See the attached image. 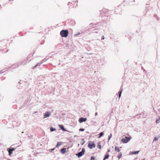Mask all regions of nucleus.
<instances>
[{"label":"nucleus","instance_id":"0eeeda50","mask_svg":"<svg viewBox=\"0 0 160 160\" xmlns=\"http://www.w3.org/2000/svg\"><path fill=\"white\" fill-rule=\"evenodd\" d=\"M51 115V113L49 112H47L45 113L44 115V118H46L47 117H48L50 116Z\"/></svg>","mask_w":160,"mask_h":160},{"label":"nucleus","instance_id":"f03ea898","mask_svg":"<svg viewBox=\"0 0 160 160\" xmlns=\"http://www.w3.org/2000/svg\"><path fill=\"white\" fill-rule=\"evenodd\" d=\"M85 152V149L82 148V151L76 154V155L77 156L78 158H80L84 154Z\"/></svg>","mask_w":160,"mask_h":160},{"label":"nucleus","instance_id":"7ed1b4c3","mask_svg":"<svg viewBox=\"0 0 160 160\" xmlns=\"http://www.w3.org/2000/svg\"><path fill=\"white\" fill-rule=\"evenodd\" d=\"M95 144L93 142H89L88 145V146L90 149H92L93 148H95Z\"/></svg>","mask_w":160,"mask_h":160},{"label":"nucleus","instance_id":"cd10ccee","mask_svg":"<svg viewBox=\"0 0 160 160\" xmlns=\"http://www.w3.org/2000/svg\"><path fill=\"white\" fill-rule=\"evenodd\" d=\"M108 152H110V150H108Z\"/></svg>","mask_w":160,"mask_h":160},{"label":"nucleus","instance_id":"a878e982","mask_svg":"<svg viewBox=\"0 0 160 160\" xmlns=\"http://www.w3.org/2000/svg\"><path fill=\"white\" fill-rule=\"evenodd\" d=\"M104 38V36H102V39H103Z\"/></svg>","mask_w":160,"mask_h":160},{"label":"nucleus","instance_id":"bb28decb","mask_svg":"<svg viewBox=\"0 0 160 160\" xmlns=\"http://www.w3.org/2000/svg\"><path fill=\"white\" fill-rule=\"evenodd\" d=\"M79 130H84V129H80Z\"/></svg>","mask_w":160,"mask_h":160},{"label":"nucleus","instance_id":"393cba45","mask_svg":"<svg viewBox=\"0 0 160 160\" xmlns=\"http://www.w3.org/2000/svg\"><path fill=\"white\" fill-rule=\"evenodd\" d=\"M50 130H55V129H53L52 128H50Z\"/></svg>","mask_w":160,"mask_h":160},{"label":"nucleus","instance_id":"4468645a","mask_svg":"<svg viewBox=\"0 0 160 160\" xmlns=\"http://www.w3.org/2000/svg\"><path fill=\"white\" fill-rule=\"evenodd\" d=\"M97 147L99 148V149H100L101 148V143L100 142H99L98 143V145L97 146Z\"/></svg>","mask_w":160,"mask_h":160},{"label":"nucleus","instance_id":"2f4dec72","mask_svg":"<svg viewBox=\"0 0 160 160\" xmlns=\"http://www.w3.org/2000/svg\"><path fill=\"white\" fill-rule=\"evenodd\" d=\"M53 131L52 130V131H51V132H52V131Z\"/></svg>","mask_w":160,"mask_h":160},{"label":"nucleus","instance_id":"9d476101","mask_svg":"<svg viewBox=\"0 0 160 160\" xmlns=\"http://www.w3.org/2000/svg\"><path fill=\"white\" fill-rule=\"evenodd\" d=\"M66 148H63L61 150V152L62 153H64L66 152Z\"/></svg>","mask_w":160,"mask_h":160},{"label":"nucleus","instance_id":"dca6fc26","mask_svg":"<svg viewBox=\"0 0 160 160\" xmlns=\"http://www.w3.org/2000/svg\"><path fill=\"white\" fill-rule=\"evenodd\" d=\"M122 156V153L121 152H120L118 154V159H119L121 158Z\"/></svg>","mask_w":160,"mask_h":160},{"label":"nucleus","instance_id":"7c9ffc66","mask_svg":"<svg viewBox=\"0 0 160 160\" xmlns=\"http://www.w3.org/2000/svg\"><path fill=\"white\" fill-rule=\"evenodd\" d=\"M106 159H104V158L103 160H105Z\"/></svg>","mask_w":160,"mask_h":160},{"label":"nucleus","instance_id":"9b49d317","mask_svg":"<svg viewBox=\"0 0 160 160\" xmlns=\"http://www.w3.org/2000/svg\"><path fill=\"white\" fill-rule=\"evenodd\" d=\"M115 152H120V150H119V149L118 148V147H117V146H115Z\"/></svg>","mask_w":160,"mask_h":160},{"label":"nucleus","instance_id":"aec40b11","mask_svg":"<svg viewBox=\"0 0 160 160\" xmlns=\"http://www.w3.org/2000/svg\"><path fill=\"white\" fill-rule=\"evenodd\" d=\"M122 91H120L119 92V98L120 97H121V93H122Z\"/></svg>","mask_w":160,"mask_h":160},{"label":"nucleus","instance_id":"4be33fe9","mask_svg":"<svg viewBox=\"0 0 160 160\" xmlns=\"http://www.w3.org/2000/svg\"><path fill=\"white\" fill-rule=\"evenodd\" d=\"M91 160H95V158L93 156H91Z\"/></svg>","mask_w":160,"mask_h":160},{"label":"nucleus","instance_id":"c756f323","mask_svg":"<svg viewBox=\"0 0 160 160\" xmlns=\"http://www.w3.org/2000/svg\"><path fill=\"white\" fill-rule=\"evenodd\" d=\"M66 131H68V132H70V131H68V130H67Z\"/></svg>","mask_w":160,"mask_h":160},{"label":"nucleus","instance_id":"c85d7f7f","mask_svg":"<svg viewBox=\"0 0 160 160\" xmlns=\"http://www.w3.org/2000/svg\"><path fill=\"white\" fill-rule=\"evenodd\" d=\"M97 115V112L95 113V115Z\"/></svg>","mask_w":160,"mask_h":160},{"label":"nucleus","instance_id":"2eb2a0df","mask_svg":"<svg viewBox=\"0 0 160 160\" xmlns=\"http://www.w3.org/2000/svg\"><path fill=\"white\" fill-rule=\"evenodd\" d=\"M85 141L83 139H82V141L80 143L81 145H83L85 143Z\"/></svg>","mask_w":160,"mask_h":160},{"label":"nucleus","instance_id":"f257e3e1","mask_svg":"<svg viewBox=\"0 0 160 160\" xmlns=\"http://www.w3.org/2000/svg\"><path fill=\"white\" fill-rule=\"evenodd\" d=\"M60 35L62 37H67L68 35V30H62L60 32Z\"/></svg>","mask_w":160,"mask_h":160},{"label":"nucleus","instance_id":"6ab92c4d","mask_svg":"<svg viewBox=\"0 0 160 160\" xmlns=\"http://www.w3.org/2000/svg\"><path fill=\"white\" fill-rule=\"evenodd\" d=\"M112 137V134L111 133L110 135L108 136V142L109 141V140L111 139Z\"/></svg>","mask_w":160,"mask_h":160},{"label":"nucleus","instance_id":"f8f14e48","mask_svg":"<svg viewBox=\"0 0 160 160\" xmlns=\"http://www.w3.org/2000/svg\"><path fill=\"white\" fill-rule=\"evenodd\" d=\"M62 144V142H58L57 143V144L56 146V147H58Z\"/></svg>","mask_w":160,"mask_h":160},{"label":"nucleus","instance_id":"39448f33","mask_svg":"<svg viewBox=\"0 0 160 160\" xmlns=\"http://www.w3.org/2000/svg\"><path fill=\"white\" fill-rule=\"evenodd\" d=\"M15 150V149L14 148H8L7 150L9 152V155H10L12 153V151H14Z\"/></svg>","mask_w":160,"mask_h":160},{"label":"nucleus","instance_id":"f3484780","mask_svg":"<svg viewBox=\"0 0 160 160\" xmlns=\"http://www.w3.org/2000/svg\"><path fill=\"white\" fill-rule=\"evenodd\" d=\"M103 132H101L99 133V136L98 137V138H100L101 137L103 134Z\"/></svg>","mask_w":160,"mask_h":160},{"label":"nucleus","instance_id":"1a4fd4ad","mask_svg":"<svg viewBox=\"0 0 160 160\" xmlns=\"http://www.w3.org/2000/svg\"><path fill=\"white\" fill-rule=\"evenodd\" d=\"M139 152V151H134L133 152H130V154H137V153H138Z\"/></svg>","mask_w":160,"mask_h":160},{"label":"nucleus","instance_id":"6e6552de","mask_svg":"<svg viewBox=\"0 0 160 160\" xmlns=\"http://www.w3.org/2000/svg\"><path fill=\"white\" fill-rule=\"evenodd\" d=\"M72 3H73L74 4H75L76 5L75 6H76L77 5V2H76V1H72V3L69 2L68 3V5L69 6H71V4Z\"/></svg>","mask_w":160,"mask_h":160},{"label":"nucleus","instance_id":"20e7f679","mask_svg":"<svg viewBox=\"0 0 160 160\" xmlns=\"http://www.w3.org/2000/svg\"><path fill=\"white\" fill-rule=\"evenodd\" d=\"M130 140V138L126 137L121 140V141L123 143H126L129 141Z\"/></svg>","mask_w":160,"mask_h":160},{"label":"nucleus","instance_id":"ddd939ff","mask_svg":"<svg viewBox=\"0 0 160 160\" xmlns=\"http://www.w3.org/2000/svg\"><path fill=\"white\" fill-rule=\"evenodd\" d=\"M109 154L108 153H107L105 155V157H104V159H107L108 158H109Z\"/></svg>","mask_w":160,"mask_h":160},{"label":"nucleus","instance_id":"423d86ee","mask_svg":"<svg viewBox=\"0 0 160 160\" xmlns=\"http://www.w3.org/2000/svg\"><path fill=\"white\" fill-rule=\"evenodd\" d=\"M87 120L86 118H81L79 119V122L82 123L83 122H85Z\"/></svg>","mask_w":160,"mask_h":160},{"label":"nucleus","instance_id":"412c9836","mask_svg":"<svg viewBox=\"0 0 160 160\" xmlns=\"http://www.w3.org/2000/svg\"><path fill=\"white\" fill-rule=\"evenodd\" d=\"M160 119V118H159L158 119H157L156 121V123H158L159 122V121Z\"/></svg>","mask_w":160,"mask_h":160},{"label":"nucleus","instance_id":"5701e85b","mask_svg":"<svg viewBox=\"0 0 160 160\" xmlns=\"http://www.w3.org/2000/svg\"><path fill=\"white\" fill-rule=\"evenodd\" d=\"M158 138H159V137H156L155 138L154 140L155 141H157V140H158Z\"/></svg>","mask_w":160,"mask_h":160},{"label":"nucleus","instance_id":"b1692460","mask_svg":"<svg viewBox=\"0 0 160 160\" xmlns=\"http://www.w3.org/2000/svg\"><path fill=\"white\" fill-rule=\"evenodd\" d=\"M54 149H55V148H53V149H51L50 150V151L51 152L52 151L54 150Z\"/></svg>","mask_w":160,"mask_h":160},{"label":"nucleus","instance_id":"473e14b6","mask_svg":"<svg viewBox=\"0 0 160 160\" xmlns=\"http://www.w3.org/2000/svg\"><path fill=\"white\" fill-rule=\"evenodd\" d=\"M144 159H143L142 160H144Z\"/></svg>","mask_w":160,"mask_h":160},{"label":"nucleus","instance_id":"a211bd4d","mask_svg":"<svg viewBox=\"0 0 160 160\" xmlns=\"http://www.w3.org/2000/svg\"><path fill=\"white\" fill-rule=\"evenodd\" d=\"M59 127H60L61 129H62V130H65L64 129V127H63V126H62V125H59Z\"/></svg>","mask_w":160,"mask_h":160}]
</instances>
